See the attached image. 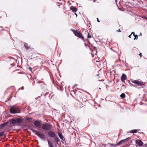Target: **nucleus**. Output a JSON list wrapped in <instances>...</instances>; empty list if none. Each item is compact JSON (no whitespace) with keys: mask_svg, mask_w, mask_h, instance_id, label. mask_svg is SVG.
<instances>
[{"mask_svg":"<svg viewBox=\"0 0 147 147\" xmlns=\"http://www.w3.org/2000/svg\"><path fill=\"white\" fill-rule=\"evenodd\" d=\"M134 36L135 37V38H134V40L137 39L138 38V36L137 35H136V36Z\"/></svg>","mask_w":147,"mask_h":147,"instance_id":"nucleus-24","label":"nucleus"},{"mask_svg":"<svg viewBox=\"0 0 147 147\" xmlns=\"http://www.w3.org/2000/svg\"><path fill=\"white\" fill-rule=\"evenodd\" d=\"M53 126L50 123H45L43 124L42 127V128L44 130H46L48 131H50Z\"/></svg>","mask_w":147,"mask_h":147,"instance_id":"nucleus-4","label":"nucleus"},{"mask_svg":"<svg viewBox=\"0 0 147 147\" xmlns=\"http://www.w3.org/2000/svg\"><path fill=\"white\" fill-rule=\"evenodd\" d=\"M16 120L14 119H11L10 121V124H15L16 123Z\"/></svg>","mask_w":147,"mask_h":147,"instance_id":"nucleus-17","label":"nucleus"},{"mask_svg":"<svg viewBox=\"0 0 147 147\" xmlns=\"http://www.w3.org/2000/svg\"><path fill=\"white\" fill-rule=\"evenodd\" d=\"M34 124L36 127H39L41 125V122L39 121L36 120L34 122Z\"/></svg>","mask_w":147,"mask_h":147,"instance_id":"nucleus-7","label":"nucleus"},{"mask_svg":"<svg viewBox=\"0 0 147 147\" xmlns=\"http://www.w3.org/2000/svg\"><path fill=\"white\" fill-rule=\"evenodd\" d=\"M94 49H95L96 50V49H97V48H96V47H94Z\"/></svg>","mask_w":147,"mask_h":147,"instance_id":"nucleus-33","label":"nucleus"},{"mask_svg":"<svg viewBox=\"0 0 147 147\" xmlns=\"http://www.w3.org/2000/svg\"><path fill=\"white\" fill-rule=\"evenodd\" d=\"M20 88H19V89H18V90H20Z\"/></svg>","mask_w":147,"mask_h":147,"instance_id":"nucleus-45","label":"nucleus"},{"mask_svg":"<svg viewBox=\"0 0 147 147\" xmlns=\"http://www.w3.org/2000/svg\"><path fill=\"white\" fill-rule=\"evenodd\" d=\"M139 55L140 56V57H142V53H140V54H139Z\"/></svg>","mask_w":147,"mask_h":147,"instance_id":"nucleus-27","label":"nucleus"},{"mask_svg":"<svg viewBox=\"0 0 147 147\" xmlns=\"http://www.w3.org/2000/svg\"><path fill=\"white\" fill-rule=\"evenodd\" d=\"M132 85V86H134V85Z\"/></svg>","mask_w":147,"mask_h":147,"instance_id":"nucleus-44","label":"nucleus"},{"mask_svg":"<svg viewBox=\"0 0 147 147\" xmlns=\"http://www.w3.org/2000/svg\"><path fill=\"white\" fill-rule=\"evenodd\" d=\"M144 18H146H146L144 16Z\"/></svg>","mask_w":147,"mask_h":147,"instance_id":"nucleus-40","label":"nucleus"},{"mask_svg":"<svg viewBox=\"0 0 147 147\" xmlns=\"http://www.w3.org/2000/svg\"><path fill=\"white\" fill-rule=\"evenodd\" d=\"M16 122L17 123H20L23 121L22 119L20 118H17L16 119Z\"/></svg>","mask_w":147,"mask_h":147,"instance_id":"nucleus-13","label":"nucleus"},{"mask_svg":"<svg viewBox=\"0 0 147 147\" xmlns=\"http://www.w3.org/2000/svg\"><path fill=\"white\" fill-rule=\"evenodd\" d=\"M75 13V15H76V17H77V14H76V12Z\"/></svg>","mask_w":147,"mask_h":147,"instance_id":"nucleus-36","label":"nucleus"},{"mask_svg":"<svg viewBox=\"0 0 147 147\" xmlns=\"http://www.w3.org/2000/svg\"><path fill=\"white\" fill-rule=\"evenodd\" d=\"M137 130L134 129L130 131V133H136L137 132Z\"/></svg>","mask_w":147,"mask_h":147,"instance_id":"nucleus-18","label":"nucleus"},{"mask_svg":"<svg viewBox=\"0 0 147 147\" xmlns=\"http://www.w3.org/2000/svg\"><path fill=\"white\" fill-rule=\"evenodd\" d=\"M127 78L126 76L124 74H123L121 77V80L122 82H124L125 80Z\"/></svg>","mask_w":147,"mask_h":147,"instance_id":"nucleus-10","label":"nucleus"},{"mask_svg":"<svg viewBox=\"0 0 147 147\" xmlns=\"http://www.w3.org/2000/svg\"><path fill=\"white\" fill-rule=\"evenodd\" d=\"M129 138H128L125 139H124L123 140H122L120 141L118 143H117V145L118 146L121 143H122L123 141H125L126 140H128Z\"/></svg>","mask_w":147,"mask_h":147,"instance_id":"nucleus-14","label":"nucleus"},{"mask_svg":"<svg viewBox=\"0 0 147 147\" xmlns=\"http://www.w3.org/2000/svg\"><path fill=\"white\" fill-rule=\"evenodd\" d=\"M99 74H98L97 75V76H99Z\"/></svg>","mask_w":147,"mask_h":147,"instance_id":"nucleus-39","label":"nucleus"},{"mask_svg":"<svg viewBox=\"0 0 147 147\" xmlns=\"http://www.w3.org/2000/svg\"><path fill=\"white\" fill-rule=\"evenodd\" d=\"M142 35V33H140V35L141 36Z\"/></svg>","mask_w":147,"mask_h":147,"instance_id":"nucleus-38","label":"nucleus"},{"mask_svg":"<svg viewBox=\"0 0 147 147\" xmlns=\"http://www.w3.org/2000/svg\"><path fill=\"white\" fill-rule=\"evenodd\" d=\"M35 128L34 126H33L32 127H30L29 129L32 131L33 133H35V134L38 136L40 139L45 140V135L43 133L41 132H38L36 130L34 129L33 128Z\"/></svg>","mask_w":147,"mask_h":147,"instance_id":"nucleus-1","label":"nucleus"},{"mask_svg":"<svg viewBox=\"0 0 147 147\" xmlns=\"http://www.w3.org/2000/svg\"><path fill=\"white\" fill-rule=\"evenodd\" d=\"M76 86V85H75L74 86Z\"/></svg>","mask_w":147,"mask_h":147,"instance_id":"nucleus-42","label":"nucleus"},{"mask_svg":"<svg viewBox=\"0 0 147 147\" xmlns=\"http://www.w3.org/2000/svg\"><path fill=\"white\" fill-rule=\"evenodd\" d=\"M71 30L73 32L75 36L81 39L84 42H85V40L84 39V37L81 33L77 30Z\"/></svg>","mask_w":147,"mask_h":147,"instance_id":"nucleus-3","label":"nucleus"},{"mask_svg":"<svg viewBox=\"0 0 147 147\" xmlns=\"http://www.w3.org/2000/svg\"><path fill=\"white\" fill-rule=\"evenodd\" d=\"M48 142L49 146L50 147H54V146L53 145V143L51 142L49 140H48Z\"/></svg>","mask_w":147,"mask_h":147,"instance_id":"nucleus-16","label":"nucleus"},{"mask_svg":"<svg viewBox=\"0 0 147 147\" xmlns=\"http://www.w3.org/2000/svg\"><path fill=\"white\" fill-rule=\"evenodd\" d=\"M4 134V132L3 131L1 132L0 133V137L3 136Z\"/></svg>","mask_w":147,"mask_h":147,"instance_id":"nucleus-21","label":"nucleus"},{"mask_svg":"<svg viewBox=\"0 0 147 147\" xmlns=\"http://www.w3.org/2000/svg\"><path fill=\"white\" fill-rule=\"evenodd\" d=\"M29 69H30V70L31 71H32V68L31 67H30L29 68Z\"/></svg>","mask_w":147,"mask_h":147,"instance_id":"nucleus-32","label":"nucleus"},{"mask_svg":"<svg viewBox=\"0 0 147 147\" xmlns=\"http://www.w3.org/2000/svg\"><path fill=\"white\" fill-rule=\"evenodd\" d=\"M32 119V118L31 117H28L26 118V120L28 121H30Z\"/></svg>","mask_w":147,"mask_h":147,"instance_id":"nucleus-23","label":"nucleus"},{"mask_svg":"<svg viewBox=\"0 0 147 147\" xmlns=\"http://www.w3.org/2000/svg\"><path fill=\"white\" fill-rule=\"evenodd\" d=\"M48 135L51 137L54 138L56 137V134L53 131H49L48 132Z\"/></svg>","mask_w":147,"mask_h":147,"instance_id":"nucleus-6","label":"nucleus"},{"mask_svg":"<svg viewBox=\"0 0 147 147\" xmlns=\"http://www.w3.org/2000/svg\"><path fill=\"white\" fill-rule=\"evenodd\" d=\"M113 147H116L117 145V144H112L111 143H109Z\"/></svg>","mask_w":147,"mask_h":147,"instance_id":"nucleus-20","label":"nucleus"},{"mask_svg":"<svg viewBox=\"0 0 147 147\" xmlns=\"http://www.w3.org/2000/svg\"><path fill=\"white\" fill-rule=\"evenodd\" d=\"M41 82L38 81L37 82V83H40Z\"/></svg>","mask_w":147,"mask_h":147,"instance_id":"nucleus-37","label":"nucleus"},{"mask_svg":"<svg viewBox=\"0 0 147 147\" xmlns=\"http://www.w3.org/2000/svg\"><path fill=\"white\" fill-rule=\"evenodd\" d=\"M131 81L132 83L137 84L139 86H145L144 85V83L138 80H131Z\"/></svg>","mask_w":147,"mask_h":147,"instance_id":"nucleus-5","label":"nucleus"},{"mask_svg":"<svg viewBox=\"0 0 147 147\" xmlns=\"http://www.w3.org/2000/svg\"><path fill=\"white\" fill-rule=\"evenodd\" d=\"M115 0V2H116L117 1V0Z\"/></svg>","mask_w":147,"mask_h":147,"instance_id":"nucleus-41","label":"nucleus"},{"mask_svg":"<svg viewBox=\"0 0 147 147\" xmlns=\"http://www.w3.org/2000/svg\"><path fill=\"white\" fill-rule=\"evenodd\" d=\"M127 140H126L125 141H123V142L122 143H125V142H126V141Z\"/></svg>","mask_w":147,"mask_h":147,"instance_id":"nucleus-30","label":"nucleus"},{"mask_svg":"<svg viewBox=\"0 0 147 147\" xmlns=\"http://www.w3.org/2000/svg\"><path fill=\"white\" fill-rule=\"evenodd\" d=\"M10 112L12 114H15L20 113V111L18 108L14 106H12L10 107Z\"/></svg>","mask_w":147,"mask_h":147,"instance_id":"nucleus-2","label":"nucleus"},{"mask_svg":"<svg viewBox=\"0 0 147 147\" xmlns=\"http://www.w3.org/2000/svg\"><path fill=\"white\" fill-rule=\"evenodd\" d=\"M58 134L59 138L62 140H63L64 138H63L61 133L59 132H58Z\"/></svg>","mask_w":147,"mask_h":147,"instance_id":"nucleus-15","label":"nucleus"},{"mask_svg":"<svg viewBox=\"0 0 147 147\" xmlns=\"http://www.w3.org/2000/svg\"><path fill=\"white\" fill-rule=\"evenodd\" d=\"M131 35L133 34V35L134 36H136V35L135 34V33H134V32H131Z\"/></svg>","mask_w":147,"mask_h":147,"instance_id":"nucleus-26","label":"nucleus"},{"mask_svg":"<svg viewBox=\"0 0 147 147\" xmlns=\"http://www.w3.org/2000/svg\"><path fill=\"white\" fill-rule=\"evenodd\" d=\"M131 34L130 35H129V38H130L131 37Z\"/></svg>","mask_w":147,"mask_h":147,"instance_id":"nucleus-35","label":"nucleus"},{"mask_svg":"<svg viewBox=\"0 0 147 147\" xmlns=\"http://www.w3.org/2000/svg\"><path fill=\"white\" fill-rule=\"evenodd\" d=\"M70 9L73 12L75 13L77 10V9L75 7L71 6L70 7Z\"/></svg>","mask_w":147,"mask_h":147,"instance_id":"nucleus-11","label":"nucleus"},{"mask_svg":"<svg viewBox=\"0 0 147 147\" xmlns=\"http://www.w3.org/2000/svg\"><path fill=\"white\" fill-rule=\"evenodd\" d=\"M88 35L87 36V37L88 38H91V36L90 35L89 33H88Z\"/></svg>","mask_w":147,"mask_h":147,"instance_id":"nucleus-25","label":"nucleus"},{"mask_svg":"<svg viewBox=\"0 0 147 147\" xmlns=\"http://www.w3.org/2000/svg\"><path fill=\"white\" fill-rule=\"evenodd\" d=\"M8 123V122H7L1 124L0 125V129L3 128Z\"/></svg>","mask_w":147,"mask_h":147,"instance_id":"nucleus-12","label":"nucleus"},{"mask_svg":"<svg viewBox=\"0 0 147 147\" xmlns=\"http://www.w3.org/2000/svg\"><path fill=\"white\" fill-rule=\"evenodd\" d=\"M117 32H121V31H120V29H119V30H117Z\"/></svg>","mask_w":147,"mask_h":147,"instance_id":"nucleus-31","label":"nucleus"},{"mask_svg":"<svg viewBox=\"0 0 147 147\" xmlns=\"http://www.w3.org/2000/svg\"><path fill=\"white\" fill-rule=\"evenodd\" d=\"M136 144L140 146H142L143 144L142 141L140 140H137L136 141Z\"/></svg>","mask_w":147,"mask_h":147,"instance_id":"nucleus-8","label":"nucleus"},{"mask_svg":"<svg viewBox=\"0 0 147 147\" xmlns=\"http://www.w3.org/2000/svg\"><path fill=\"white\" fill-rule=\"evenodd\" d=\"M56 144L58 145L61 144V142L59 138L57 137H56L54 138Z\"/></svg>","mask_w":147,"mask_h":147,"instance_id":"nucleus-9","label":"nucleus"},{"mask_svg":"<svg viewBox=\"0 0 147 147\" xmlns=\"http://www.w3.org/2000/svg\"><path fill=\"white\" fill-rule=\"evenodd\" d=\"M97 21L98 22H100L99 20L98 19V18H97Z\"/></svg>","mask_w":147,"mask_h":147,"instance_id":"nucleus-34","label":"nucleus"},{"mask_svg":"<svg viewBox=\"0 0 147 147\" xmlns=\"http://www.w3.org/2000/svg\"><path fill=\"white\" fill-rule=\"evenodd\" d=\"M27 45V44H26L24 45V46H25V47L26 48V49H29L30 47H28V46H26Z\"/></svg>","mask_w":147,"mask_h":147,"instance_id":"nucleus-22","label":"nucleus"},{"mask_svg":"<svg viewBox=\"0 0 147 147\" xmlns=\"http://www.w3.org/2000/svg\"><path fill=\"white\" fill-rule=\"evenodd\" d=\"M84 45H85V46H86H86L89 47V46L88 45L86 44H85Z\"/></svg>","mask_w":147,"mask_h":147,"instance_id":"nucleus-29","label":"nucleus"},{"mask_svg":"<svg viewBox=\"0 0 147 147\" xmlns=\"http://www.w3.org/2000/svg\"><path fill=\"white\" fill-rule=\"evenodd\" d=\"M99 89H100V88H99Z\"/></svg>","mask_w":147,"mask_h":147,"instance_id":"nucleus-43","label":"nucleus"},{"mask_svg":"<svg viewBox=\"0 0 147 147\" xmlns=\"http://www.w3.org/2000/svg\"><path fill=\"white\" fill-rule=\"evenodd\" d=\"M88 42H89V41L88 40Z\"/></svg>","mask_w":147,"mask_h":147,"instance_id":"nucleus-46","label":"nucleus"},{"mask_svg":"<svg viewBox=\"0 0 147 147\" xmlns=\"http://www.w3.org/2000/svg\"><path fill=\"white\" fill-rule=\"evenodd\" d=\"M21 89H22V90H23L24 89V86H22L21 88Z\"/></svg>","mask_w":147,"mask_h":147,"instance_id":"nucleus-28","label":"nucleus"},{"mask_svg":"<svg viewBox=\"0 0 147 147\" xmlns=\"http://www.w3.org/2000/svg\"><path fill=\"white\" fill-rule=\"evenodd\" d=\"M120 96L122 98H124L125 97V95L124 93H123L120 95Z\"/></svg>","mask_w":147,"mask_h":147,"instance_id":"nucleus-19","label":"nucleus"}]
</instances>
